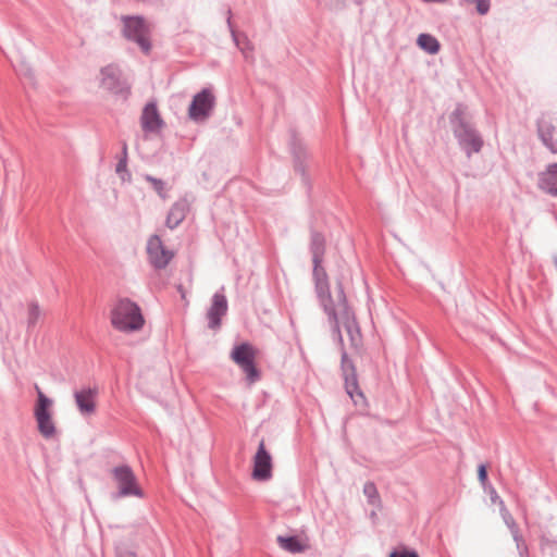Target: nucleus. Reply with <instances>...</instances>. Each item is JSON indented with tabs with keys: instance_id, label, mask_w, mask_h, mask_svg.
Masks as SVG:
<instances>
[{
	"instance_id": "f257e3e1",
	"label": "nucleus",
	"mask_w": 557,
	"mask_h": 557,
	"mask_svg": "<svg viewBox=\"0 0 557 557\" xmlns=\"http://www.w3.org/2000/svg\"><path fill=\"white\" fill-rule=\"evenodd\" d=\"M111 323L121 332H136L143 329L145 319L140 308L128 299L120 300L111 312Z\"/></svg>"
},
{
	"instance_id": "dca6fc26",
	"label": "nucleus",
	"mask_w": 557,
	"mask_h": 557,
	"mask_svg": "<svg viewBox=\"0 0 557 557\" xmlns=\"http://www.w3.org/2000/svg\"><path fill=\"white\" fill-rule=\"evenodd\" d=\"M313 276L315 281V287L319 297L322 299L323 304H332L329 295V283H327V274L325 270L322 268V263L313 264Z\"/></svg>"
},
{
	"instance_id": "4468645a",
	"label": "nucleus",
	"mask_w": 557,
	"mask_h": 557,
	"mask_svg": "<svg viewBox=\"0 0 557 557\" xmlns=\"http://www.w3.org/2000/svg\"><path fill=\"white\" fill-rule=\"evenodd\" d=\"M539 187L552 196H557V163L547 165L539 174Z\"/></svg>"
},
{
	"instance_id": "39448f33",
	"label": "nucleus",
	"mask_w": 557,
	"mask_h": 557,
	"mask_svg": "<svg viewBox=\"0 0 557 557\" xmlns=\"http://www.w3.org/2000/svg\"><path fill=\"white\" fill-rule=\"evenodd\" d=\"M256 357L257 350L248 343L235 346L231 354L232 360L246 373L250 384L259 380V372L255 366Z\"/></svg>"
},
{
	"instance_id": "412c9836",
	"label": "nucleus",
	"mask_w": 557,
	"mask_h": 557,
	"mask_svg": "<svg viewBox=\"0 0 557 557\" xmlns=\"http://www.w3.org/2000/svg\"><path fill=\"white\" fill-rule=\"evenodd\" d=\"M102 78L101 84L102 86L111 91H114L116 89V85L119 82V73L117 70L114 67H106L101 72Z\"/></svg>"
},
{
	"instance_id": "a211bd4d",
	"label": "nucleus",
	"mask_w": 557,
	"mask_h": 557,
	"mask_svg": "<svg viewBox=\"0 0 557 557\" xmlns=\"http://www.w3.org/2000/svg\"><path fill=\"white\" fill-rule=\"evenodd\" d=\"M187 212V203L185 201L175 202L170 209L166 216V225L170 228L176 227L184 219Z\"/></svg>"
},
{
	"instance_id": "423d86ee",
	"label": "nucleus",
	"mask_w": 557,
	"mask_h": 557,
	"mask_svg": "<svg viewBox=\"0 0 557 557\" xmlns=\"http://www.w3.org/2000/svg\"><path fill=\"white\" fill-rule=\"evenodd\" d=\"M112 473L116 482L120 496L144 497V492L139 487L136 476L129 467H116L113 469Z\"/></svg>"
},
{
	"instance_id": "6e6552de",
	"label": "nucleus",
	"mask_w": 557,
	"mask_h": 557,
	"mask_svg": "<svg viewBox=\"0 0 557 557\" xmlns=\"http://www.w3.org/2000/svg\"><path fill=\"white\" fill-rule=\"evenodd\" d=\"M147 255L150 263L157 269L165 268L174 257V252L164 246L158 235L148 239Z\"/></svg>"
},
{
	"instance_id": "5701e85b",
	"label": "nucleus",
	"mask_w": 557,
	"mask_h": 557,
	"mask_svg": "<svg viewBox=\"0 0 557 557\" xmlns=\"http://www.w3.org/2000/svg\"><path fill=\"white\" fill-rule=\"evenodd\" d=\"M346 388L355 404H359L364 400L362 393L358 391V385L356 382L348 383Z\"/></svg>"
},
{
	"instance_id": "0eeeda50",
	"label": "nucleus",
	"mask_w": 557,
	"mask_h": 557,
	"mask_svg": "<svg viewBox=\"0 0 557 557\" xmlns=\"http://www.w3.org/2000/svg\"><path fill=\"white\" fill-rule=\"evenodd\" d=\"M273 460L265 447L264 440H261L258 449L252 458L251 476L256 481H268L272 478Z\"/></svg>"
},
{
	"instance_id": "393cba45",
	"label": "nucleus",
	"mask_w": 557,
	"mask_h": 557,
	"mask_svg": "<svg viewBox=\"0 0 557 557\" xmlns=\"http://www.w3.org/2000/svg\"><path fill=\"white\" fill-rule=\"evenodd\" d=\"M40 317V308L36 304H30L28 306V322L30 324H35Z\"/></svg>"
},
{
	"instance_id": "9b49d317",
	"label": "nucleus",
	"mask_w": 557,
	"mask_h": 557,
	"mask_svg": "<svg viewBox=\"0 0 557 557\" xmlns=\"http://www.w3.org/2000/svg\"><path fill=\"white\" fill-rule=\"evenodd\" d=\"M140 125L147 134H158L164 126L156 103L150 102L145 106L140 116Z\"/></svg>"
},
{
	"instance_id": "ddd939ff",
	"label": "nucleus",
	"mask_w": 557,
	"mask_h": 557,
	"mask_svg": "<svg viewBox=\"0 0 557 557\" xmlns=\"http://www.w3.org/2000/svg\"><path fill=\"white\" fill-rule=\"evenodd\" d=\"M457 136L460 145L469 156L473 152H479L483 146L482 138L469 126H462Z\"/></svg>"
},
{
	"instance_id": "7ed1b4c3",
	"label": "nucleus",
	"mask_w": 557,
	"mask_h": 557,
	"mask_svg": "<svg viewBox=\"0 0 557 557\" xmlns=\"http://www.w3.org/2000/svg\"><path fill=\"white\" fill-rule=\"evenodd\" d=\"M123 35L138 45L143 52L151 50V25L141 16H123Z\"/></svg>"
},
{
	"instance_id": "2eb2a0df",
	"label": "nucleus",
	"mask_w": 557,
	"mask_h": 557,
	"mask_svg": "<svg viewBox=\"0 0 557 557\" xmlns=\"http://www.w3.org/2000/svg\"><path fill=\"white\" fill-rule=\"evenodd\" d=\"M277 543L280 547L288 553L298 554L309 548L307 536H277Z\"/></svg>"
},
{
	"instance_id": "bb28decb",
	"label": "nucleus",
	"mask_w": 557,
	"mask_h": 557,
	"mask_svg": "<svg viewBox=\"0 0 557 557\" xmlns=\"http://www.w3.org/2000/svg\"><path fill=\"white\" fill-rule=\"evenodd\" d=\"M389 557H419L414 552H409V550H397V552H393Z\"/></svg>"
},
{
	"instance_id": "b1692460",
	"label": "nucleus",
	"mask_w": 557,
	"mask_h": 557,
	"mask_svg": "<svg viewBox=\"0 0 557 557\" xmlns=\"http://www.w3.org/2000/svg\"><path fill=\"white\" fill-rule=\"evenodd\" d=\"M363 493L369 498L371 504H375L379 500V493L373 483H366L363 486Z\"/></svg>"
},
{
	"instance_id": "20e7f679",
	"label": "nucleus",
	"mask_w": 557,
	"mask_h": 557,
	"mask_svg": "<svg viewBox=\"0 0 557 557\" xmlns=\"http://www.w3.org/2000/svg\"><path fill=\"white\" fill-rule=\"evenodd\" d=\"M325 310L335 319L336 322H338V314L343 315V324L350 338V344L354 347H358L361 343V333L355 318L349 313L346 298L342 290L338 296V304L336 306L333 304H325Z\"/></svg>"
},
{
	"instance_id": "f8f14e48",
	"label": "nucleus",
	"mask_w": 557,
	"mask_h": 557,
	"mask_svg": "<svg viewBox=\"0 0 557 557\" xmlns=\"http://www.w3.org/2000/svg\"><path fill=\"white\" fill-rule=\"evenodd\" d=\"M74 398L79 412L83 416H92L97 409V389L83 388L74 393Z\"/></svg>"
},
{
	"instance_id": "6ab92c4d",
	"label": "nucleus",
	"mask_w": 557,
	"mask_h": 557,
	"mask_svg": "<svg viewBox=\"0 0 557 557\" xmlns=\"http://www.w3.org/2000/svg\"><path fill=\"white\" fill-rule=\"evenodd\" d=\"M310 250L313 264L322 263L325 253V239L320 233H312Z\"/></svg>"
},
{
	"instance_id": "a878e982",
	"label": "nucleus",
	"mask_w": 557,
	"mask_h": 557,
	"mask_svg": "<svg viewBox=\"0 0 557 557\" xmlns=\"http://www.w3.org/2000/svg\"><path fill=\"white\" fill-rule=\"evenodd\" d=\"M478 478L480 480V482L485 485L486 481H487V470H486V467L484 465H480L479 468H478Z\"/></svg>"
},
{
	"instance_id": "4be33fe9",
	"label": "nucleus",
	"mask_w": 557,
	"mask_h": 557,
	"mask_svg": "<svg viewBox=\"0 0 557 557\" xmlns=\"http://www.w3.org/2000/svg\"><path fill=\"white\" fill-rule=\"evenodd\" d=\"M146 181L149 182L152 188L158 193L162 198L166 197L165 183L161 180L154 178L152 176H146Z\"/></svg>"
},
{
	"instance_id": "cd10ccee",
	"label": "nucleus",
	"mask_w": 557,
	"mask_h": 557,
	"mask_svg": "<svg viewBox=\"0 0 557 557\" xmlns=\"http://www.w3.org/2000/svg\"><path fill=\"white\" fill-rule=\"evenodd\" d=\"M180 293H181V295H182V298H185V297H186L185 292H184L181 287H180Z\"/></svg>"
},
{
	"instance_id": "f03ea898",
	"label": "nucleus",
	"mask_w": 557,
	"mask_h": 557,
	"mask_svg": "<svg viewBox=\"0 0 557 557\" xmlns=\"http://www.w3.org/2000/svg\"><path fill=\"white\" fill-rule=\"evenodd\" d=\"M37 401L34 408V417L37 422V429L40 435L46 440L57 437L58 429L52 416V400L48 398L42 391L36 386Z\"/></svg>"
},
{
	"instance_id": "1a4fd4ad",
	"label": "nucleus",
	"mask_w": 557,
	"mask_h": 557,
	"mask_svg": "<svg viewBox=\"0 0 557 557\" xmlns=\"http://www.w3.org/2000/svg\"><path fill=\"white\" fill-rule=\"evenodd\" d=\"M214 104V97L211 91L203 89L197 94L188 109V114L191 120L202 121L206 120Z\"/></svg>"
},
{
	"instance_id": "9d476101",
	"label": "nucleus",
	"mask_w": 557,
	"mask_h": 557,
	"mask_svg": "<svg viewBox=\"0 0 557 557\" xmlns=\"http://www.w3.org/2000/svg\"><path fill=\"white\" fill-rule=\"evenodd\" d=\"M539 135L544 145L557 153V116L544 114L539 121Z\"/></svg>"
},
{
	"instance_id": "f3484780",
	"label": "nucleus",
	"mask_w": 557,
	"mask_h": 557,
	"mask_svg": "<svg viewBox=\"0 0 557 557\" xmlns=\"http://www.w3.org/2000/svg\"><path fill=\"white\" fill-rule=\"evenodd\" d=\"M227 310V302L223 295L215 294L212 299V306L208 312L211 327H218L220 325L221 317L225 314Z\"/></svg>"
},
{
	"instance_id": "aec40b11",
	"label": "nucleus",
	"mask_w": 557,
	"mask_h": 557,
	"mask_svg": "<svg viewBox=\"0 0 557 557\" xmlns=\"http://www.w3.org/2000/svg\"><path fill=\"white\" fill-rule=\"evenodd\" d=\"M417 45L420 49L430 54H436L441 49L440 41L430 34H420L417 38Z\"/></svg>"
}]
</instances>
